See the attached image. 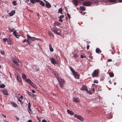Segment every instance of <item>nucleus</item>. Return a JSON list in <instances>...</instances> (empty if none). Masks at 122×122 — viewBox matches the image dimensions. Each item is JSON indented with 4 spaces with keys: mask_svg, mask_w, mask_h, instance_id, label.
Instances as JSON below:
<instances>
[{
    "mask_svg": "<svg viewBox=\"0 0 122 122\" xmlns=\"http://www.w3.org/2000/svg\"><path fill=\"white\" fill-rule=\"evenodd\" d=\"M16 119L17 121H18L19 120V118L17 117H16Z\"/></svg>",
    "mask_w": 122,
    "mask_h": 122,
    "instance_id": "obj_52",
    "label": "nucleus"
},
{
    "mask_svg": "<svg viewBox=\"0 0 122 122\" xmlns=\"http://www.w3.org/2000/svg\"><path fill=\"white\" fill-rule=\"evenodd\" d=\"M5 86V85L4 84H2L0 85V88H3Z\"/></svg>",
    "mask_w": 122,
    "mask_h": 122,
    "instance_id": "obj_26",
    "label": "nucleus"
},
{
    "mask_svg": "<svg viewBox=\"0 0 122 122\" xmlns=\"http://www.w3.org/2000/svg\"><path fill=\"white\" fill-rule=\"evenodd\" d=\"M80 89L82 90H85L86 91H88L87 87L86 86L84 85Z\"/></svg>",
    "mask_w": 122,
    "mask_h": 122,
    "instance_id": "obj_11",
    "label": "nucleus"
},
{
    "mask_svg": "<svg viewBox=\"0 0 122 122\" xmlns=\"http://www.w3.org/2000/svg\"><path fill=\"white\" fill-rule=\"evenodd\" d=\"M89 47V45H88L87 46V49H88Z\"/></svg>",
    "mask_w": 122,
    "mask_h": 122,
    "instance_id": "obj_53",
    "label": "nucleus"
},
{
    "mask_svg": "<svg viewBox=\"0 0 122 122\" xmlns=\"http://www.w3.org/2000/svg\"><path fill=\"white\" fill-rule=\"evenodd\" d=\"M0 53L2 55H4L5 54L4 52L2 50L0 51Z\"/></svg>",
    "mask_w": 122,
    "mask_h": 122,
    "instance_id": "obj_34",
    "label": "nucleus"
},
{
    "mask_svg": "<svg viewBox=\"0 0 122 122\" xmlns=\"http://www.w3.org/2000/svg\"><path fill=\"white\" fill-rule=\"evenodd\" d=\"M74 117H76L77 119L81 121H83V119L80 116L75 114L74 115Z\"/></svg>",
    "mask_w": 122,
    "mask_h": 122,
    "instance_id": "obj_7",
    "label": "nucleus"
},
{
    "mask_svg": "<svg viewBox=\"0 0 122 122\" xmlns=\"http://www.w3.org/2000/svg\"><path fill=\"white\" fill-rule=\"evenodd\" d=\"M13 106L15 107H16L17 106V105L14 103H13Z\"/></svg>",
    "mask_w": 122,
    "mask_h": 122,
    "instance_id": "obj_44",
    "label": "nucleus"
},
{
    "mask_svg": "<svg viewBox=\"0 0 122 122\" xmlns=\"http://www.w3.org/2000/svg\"><path fill=\"white\" fill-rule=\"evenodd\" d=\"M49 46L50 51L51 52L53 51V48L51 47V45H50Z\"/></svg>",
    "mask_w": 122,
    "mask_h": 122,
    "instance_id": "obj_24",
    "label": "nucleus"
},
{
    "mask_svg": "<svg viewBox=\"0 0 122 122\" xmlns=\"http://www.w3.org/2000/svg\"><path fill=\"white\" fill-rule=\"evenodd\" d=\"M62 10L61 8H60L58 11V13H61V14H62Z\"/></svg>",
    "mask_w": 122,
    "mask_h": 122,
    "instance_id": "obj_25",
    "label": "nucleus"
},
{
    "mask_svg": "<svg viewBox=\"0 0 122 122\" xmlns=\"http://www.w3.org/2000/svg\"><path fill=\"white\" fill-rule=\"evenodd\" d=\"M56 79L58 80L59 84L60 87H64L65 81L64 80L61 78V77H56Z\"/></svg>",
    "mask_w": 122,
    "mask_h": 122,
    "instance_id": "obj_1",
    "label": "nucleus"
},
{
    "mask_svg": "<svg viewBox=\"0 0 122 122\" xmlns=\"http://www.w3.org/2000/svg\"><path fill=\"white\" fill-rule=\"evenodd\" d=\"M74 77L77 79H79V77Z\"/></svg>",
    "mask_w": 122,
    "mask_h": 122,
    "instance_id": "obj_59",
    "label": "nucleus"
},
{
    "mask_svg": "<svg viewBox=\"0 0 122 122\" xmlns=\"http://www.w3.org/2000/svg\"><path fill=\"white\" fill-rule=\"evenodd\" d=\"M112 61V60L111 59H108L107 60V62H111Z\"/></svg>",
    "mask_w": 122,
    "mask_h": 122,
    "instance_id": "obj_46",
    "label": "nucleus"
},
{
    "mask_svg": "<svg viewBox=\"0 0 122 122\" xmlns=\"http://www.w3.org/2000/svg\"><path fill=\"white\" fill-rule=\"evenodd\" d=\"M18 101L20 103H21V102H22V99H20V98H18Z\"/></svg>",
    "mask_w": 122,
    "mask_h": 122,
    "instance_id": "obj_42",
    "label": "nucleus"
},
{
    "mask_svg": "<svg viewBox=\"0 0 122 122\" xmlns=\"http://www.w3.org/2000/svg\"><path fill=\"white\" fill-rule=\"evenodd\" d=\"M48 34L51 36L52 37L53 36V34L50 32H48Z\"/></svg>",
    "mask_w": 122,
    "mask_h": 122,
    "instance_id": "obj_33",
    "label": "nucleus"
},
{
    "mask_svg": "<svg viewBox=\"0 0 122 122\" xmlns=\"http://www.w3.org/2000/svg\"><path fill=\"white\" fill-rule=\"evenodd\" d=\"M59 58H57V59L56 60L53 58H52L50 59V61L52 63L55 65L56 64L59 62L60 58H59Z\"/></svg>",
    "mask_w": 122,
    "mask_h": 122,
    "instance_id": "obj_3",
    "label": "nucleus"
},
{
    "mask_svg": "<svg viewBox=\"0 0 122 122\" xmlns=\"http://www.w3.org/2000/svg\"><path fill=\"white\" fill-rule=\"evenodd\" d=\"M4 122H9L5 120H4Z\"/></svg>",
    "mask_w": 122,
    "mask_h": 122,
    "instance_id": "obj_64",
    "label": "nucleus"
},
{
    "mask_svg": "<svg viewBox=\"0 0 122 122\" xmlns=\"http://www.w3.org/2000/svg\"><path fill=\"white\" fill-rule=\"evenodd\" d=\"M91 4V2L89 1L85 2L83 3V5L86 6H89Z\"/></svg>",
    "mask_w": 122,
    "mask_h": 122,
    "instance_id": "obj_9",
    "label": "nucleus"
},
{
    "mask_svg": "<svg viewBox=\"0 0 122 122\" xmlns=\"http://www.w3.org/2000/svg\"><path fill=\"white\" fill-rule=\"evenodd\" d=\"M23 78L25 79H26V81L28 83L32 86L34 88H35L36 87V86L35 85L33 84L29 79H27L26 77H22Z\"/></svg>",
    "mask_w": 122,
    "mask_h": 122,
    "instance_id": "obj_2",
    "label": "nucleus"
},
{
    "mask_svg": "<svg viewBox=\"0 0 122 122\" xmlns=\"http://www.w3.org/2000/svg\"><path fill=\"white\" fill-rule=\"evenodd\" d=\"M32 92L33 93H35V91L34 90H32Z\"/></svg>",
    "mask_w": 122,
    "mask_h": 122,
    "instance_id": "obj_55",
    "label": "nucleus"
},
{
    "mask_svg": "<svg viewBox=\"0 0 122 122\" xmlns=\"http://www.w3.org/2000/svg\"><path fill=\"white\" fill-rule=\"evenodd\" d=\"M13 4L14 5H16V3L15 1H13Z\"/></svg>",
    "mask_w": 122,
    "mask_h": 122,
    "instance_id": "obj_38",
    "label": "nucleus"
},
{
    "mask_svg": "<svg viewBox=\"0 0 122 122\" xmlns=\"http://www.w3.org/2000/svg\"><path fill=\"white\" fill-rule=\"evenodd\" d=\"M36 68V66H34L32 67L33 69L34 70H35Z\"/></svg>",
    "mask_w": 122,
    "mask_h": 122,
    "instance_id": "obj_41",
    "label": "nucleus"
},
{
    "mask_svg": "<svg viewBox=\"0 0 122 122\" xmlns=\"http://www.w3.org/2000/svg\"><path fill=\"white\" fill-rule=\"evenodd\" d=\"M39 2H40V4L42 6H45V4L42 1H40H40Z\"/></svg>",
    "mask_w": 122,
    "mask_h": 122,
    "instance_id": "obj_23",
    "label": "nucleus"
},
{
    "mask_svg": "<svg viewBox=\"0 0 122 122\" xmlns=\"http://www.w3.org/2000/svg\"><path fill=\"white\" fill-rule=\"evenodd\" d=\"M59 20V21H60V22H62V20L61 19H60Z\"/></svg>",
    "mask_w": 122,
    "mask_h": 122,
    "instance_id": "obj_56",
    "label": "nucleus"
},
{
    "mask_svg": "<svg viewBox=\"0 0 122 122\" xmlns=\"http://www.w3.org/2000/svg\"><path fill=\"white\" fill-rule=\"evenodd\" d=\"M92 91H93V93L94 92V88H92Z\"/></svg>",
    "mask_w": 122,
    "mask_h": 122,
    "instance_id": "obj_61",
    "label": "nucleus"
},
{
    "mask_svg": "<svg viewBox=\"0 0 122 122\" xmlns=\"http://www.w3.org/2000/svg\"><path fill=\"white\" fill-rule=\"evenodd\" d=\"M67 111L68 113L71 115H73L74 114V113L73 112L67 109Z\"/></svg>",
    "mask_w": 122,
    "mask_h": 122,
    "instance_id": "obj_15",
    "label": "nucleus"
},
{
    "mask_svg": "<svg viewBox=\"0 0 122 122\" xmlns=\"http://www.w3.org/2000/svg\"><path fill=\"white\" fill-rule=\"evenodd\" d=\"M12 43V42L10 40L8 41H7V44H8L11 45Z\"/></svg>",
    "mask_w": 122,
    "mask_h": 122,
    "instance_id": "obj_30",
    "label": "nucleus"
},
{
    "mask_svg": "<svg viewBox=\"0 0 122 122\" xmlns=\"http://www.w3.org/2000/svg\"><path fill=\"white\" fill-rule=\"evenodd\" d=\"M11 59L12 61L17 65L18 66L19 65V64L18 62H20H20L18 60H17V61L16 59L13 57H12L11 58Z\"/></svg>",
    "mask_w": 122,
    "mask_h": 122,
    "instance_id": "obj_6",
    "label": "nucleus"
},
{
    "mask_svg": "<svg viewBox=\"0 0 122 122\" xmlns=\"http://www.w3.org/2000/svg\"><path fill=\"white\" fill-rule=\"evenodd\" d=\"M67 16L69 18H70V15L68 13L67 14Z\"/></svg>",
    "mask_w": 122,
    "mask_h": 122,
    "instance_id": "obj_54",
    "label": "nucleus"
},
{
    "mask_svg": "<svg viewBox=\"0 0 122 122\" xmlns=\"http://www.w3.org/2000/svg\"><path fill=\"white\" fill-rule=\"evenodd\" d=\"M72 100L73 101L75 102H80V100L78 98H73Z\"/></svg>",
    "mask_w": 122,
    "mask_h": 122,
    "instance_id": "obj_12",
    "label": "nucleus"
},
{
    "mask_svg": "<svg viewBox=\"0 0 122 122\" xmlns=\"http://www.w3.org/2000/svg\"><path fill=\"white\" fill-rule=\"evenodd\" d=\"M32 4H34L37 2L39 3L40 1V0H30Z\"/></svg>",
    "mask_w": 122,
    "mask_h": 122,
    "instance_id": "obj_13",
    "label": "nucleus"
},
{
    "mask_svg": "<svg viewBox=\"0 0 122 122\" xmlns=\"http://www.w3.org/2000/svg\"><path fill=\"white\" fill-rule=\"evenodd\" d=\"M2 116L4 117H5V118H6V116L4 115L3 114H2Z\"/></svg>",
    "mask_w": 122,
    "mask_h": 122,
    "instance_id": "obj_58",
    "label": "nucleus"
},
{
    "mask_svg": "<svg viewBox=\"0 0 122 122\" xmlns=\"http://www.w3.org/2000/svg\"><path fill=\"white\" fill-rule=\"evenodd\" d=\"M28 122H32V121L30 120H29Z\"/></svg>",
    "mask_w": 122,
    "mask_h": 122,
    "instance_id": "obj_60",
    "label": "nucleus"
},
{
    "mask_svg": "<svg viewBox=\"0 0 122 122\" xmlns=\"http://www.w3.org/2000/svg\"><path fill=\"white\" fill-rule=\"evenodd\" d=\"M94 83H95L97 84V83H98V82L97 80H94Z\"/></svg>",
    "mask_w": 122,
    "mask_h": 122,
    "instance_id": "obj_37",
    "label": "nucleus"
},
{
    "mask_svg": "<svg viewBox=\"0 0 122 122\" xmlns=\"http://www.w3.org/2000/svg\"><path fill=\"white\" fill-rule=\"evenodd\" d=\"M64 15H61L60 16L58 17V18L60 19L63 18L64 17Z\"/></svg>",
    "mask_w": 122,
    "mask_h": 122,
    "instance_id": "obj_35",
    "label": "nucleus"
},
{
    "mask_svg": "<svg viewBox=\"0 0 122 122\" xmlns=\"http://www.w3.org/2000/svg\"><path fill=\"white\" fill-rule=\"evenodd\" d=\"M39 71V68H37L36 69V71Z\"/></svg>",
    "mask_w": 122,
    "mask_h": 122,
    "instance_id": "obj_51",
    "label": "nucleus"
},
{
    "mask_svg": "<svg viewBox=\"0 0 122 122\" xmlns=\"http://www.w3.org/2000/svg\"><path fill=\"white\" fill-rule=\"evenodd\" d=\"M87 93H89L90 94H92V92L90 91H88Z\"/></svg>",
    "mask_w": 122,
    "mask_h": 122,
    "instance_id": "obj_45",
    "label": "nucleus"
},
{
    "mask_svg": "<svg viewBox=\"0 0 122 122\" xmlns=\"http://www.w3.org/2000/svg\"><path fill=\"white\" fill-rule=\"evenodd\" d=\"M28 111L29 113L31 114H32L33 113V112L31 109H30V108H28Z\"/></svg>",
    "mask_w": 122,
    "mask_h": 122,
    "instance_id": "obj_27",
    "label": "nucleus"
},
{
    "mask_svg": "<svg viewBox=\"0 0 122 122\" xmlns=\"http://www.w3.org/2000/svg\"><path fill=\"white\" fill-rule=\"evenodd\" d=\"M119 2H122V0H118Z\"/></svg>",
    "mask_w": 122,
    "mask_h": 122,
    "instance_id": "obj_57",
    "label": "nucleus"
},
{
    "mask_svg": "<svg viewBox=\"0 0 122 122\" xmlns=\"http://www.w3.org/2000/svg\"><path fill=\"white\" fill-rule=\"evenodd\" d=\"M70 68L73 73V75L74 76H80L79 74L74 71L72 67H70Z\"/></svg>",
    "mask_w": 122,
    "mask_h": 122,
    "instance_id": "obj_4",
    "label": "nucleus"
},
{
    "mask_svg": "<svg viewBox=\"0 0 122 122\" xmlns=\"http://www.w3.org/2000/svg\"><path fill=\"white\" fill-rule=\"evenodd\" d=\"M51 30L56 34L59 35L57 32V29L54 28H53L51 29Z\"/></svg>",
    "mask_w": 122,
    "mask_h": 122,
    "instance_id": "obj_10",
    "label": "nucleus"
},
{
    "mask_svg": "<svg viewBox=\"0 0 122 122\" xmlns=\"http://www.w3.org/2000/svg\"><path fill=\"white\" fill-rule=\"evenodd\" d=\"M73 1L75 6H77L78 5V0H73Z\"/></svg>",
    "mask_w": 122,
    "mask_h": 122,
    "instance_id": "obj_18",
    "label": "nucleus"
},
{
    "mask_svg": "<svg viewBox=\"0 0 122 122\" xmlns=\"http://www.w3.org/2000/svg\"><path fill=\"white\" fill-rule=\"evenodd\" d=\"M109 83L110 84H111L112 83V82H111V81H109Z\"/></svg>",
    "mask_w": 122,
    "mask_h": 122,
    "instance_id": "obj_63",
    "label": "nucleus"
},
{
    "mask_svg": "<svg viewBox=\"0 0 122 122\" xmlns=\"http://www.w3.org/2000/svg\"><path fill=\"white\" fill-rule=\"evenodd\" d=\"M22 76H25V75L24 74H22Z\"/></svg>",
    "mask_w": 122,
    "mask_h": 122,
    "instance_id": "obj_62",
    "label": "nucleus"
},
{
    "mask_svg": "<svg viewBox=\"0 0 122 122\" xmlns=\"http://www.w3.org/2000/svg\"><path fill=\"white\" fill-rule=\"evenodd\" d=\"M20 99H22V100H23V97L22 96H21L20 97Z\"/></svg>",
    "mask_w": 122,
    "mask_h": 122,
    "instance_id": "obj_47",
    "label": "nucleus"
},
{
    "mask_svg": "<svg viewBox=\"0 0 122 122\" xmlns=\"http://www.w3.org/2000/svg\"><path fill=\"white\" fill-rule=\"evenodd\" d=\"M60 25V24L59 23H55L54 24V25L55 26L56 25Z\"/></svg>",
    "mask_w": 122,
    "mask_h": 122,
    "instance_id": "obj_43",
    "label": "nucleus"
},
{
    "mask_svg": "<svg viewBox=\"0 0 122 122\" xmlns=\"http://www.w3.org/2000/svg\"><path fill=\"white\" fill-rule=\"evenodd\" d=\"M110 76H113L114 74L113 72H110L109 73Z\"/></svg>",
    "mask_w": 122,
    "mask_h": 122,
    "instance_id": "obj_28",
    "label": "nucleus"
},
{
    "mask_svg": "<svg viewBox=\"0 0 122 122\" xmlns=\"http://www.w3.org/2000/svg\"><path fill=\"white\" fill-rule=\"evenodd\" d=\"M3 40L4 42H5L6 41H8V40L6 38H3Z\"/></svg>",
    "mask_w": 122,
    "mask_h": 122,
    "instance_id": "obj_29",
    "label": "nucleus"
},
{
    "mask_svg": "<svg viewBox=\"0 0 122 122\" xmlns=\"http://www.w3.org/2000/svg\"><path fill=\"white\" fill-rule=\"evenodd\" d=\"M46 6L47 8H50L51 7V5L48 2H46Z\"/></svg>",
    "mask_w": 122,
    "mask_h": 122,
    "instance_id": "obj_14",
    "label": "nucleus"
},
{
    "mask_svg": "<svg viewBox=\"0 0 122 122\" xmlns=\"http://www.w3.org/2000/svg\"><path fill=\"white\" fill-rule=\"evenodd\" d=\"M74 56L75 58H76L77 57V55L76 54H75L74 55Z\"/></svg>",
    "mask_w": 122,
    "mask_h": 122,
    "instance_id": "obj_48",
    "label": "nucleus"
},
{
    "mask_svg": "<svg viewBox=\"0 0 122 122\" xmlns=\"http://www.w3.org/2000/svg\"><path fill=\"white\" fill-rule=\"evenodd\" d=\"M42 122H47L44 119L42 120Z\"/></svg>",
    "mask_w": 122,
    "mask_h": 122,
    "instance_id": "obj_49",
    "label": "nucleus"
},
{
    "mask_svg": "<svg viewBox=\"0 0 122 122\" xmlns=\"http://www.w3.org/2000/svg\"><path fill=\"white\" fill-rule=\"evenodd\" d=\"M28 95L30 96L33 97L35 96V95L32 94L31 92H30L28 91Z\"/></svg>",
    "mask_w": 122,
    "mask_h": 122,
    "instance_id": "obj_19",
    "label": "nucleus"
},
{
    "mask_svg": "<svg viewBox=\"0 0 122 122\" xmlns=\"http://www.w3.org/2000/svg\"><path fill=\"white\" fill-rule=\"evenodd\" d=\"M3 94L5 95V96L7 97L8 95V93L6 91H3Z\"/></svg>",
    "mask_w": 122,
    "mask_h": 122,
    "instance_id": "obj_21",
    "label": "nucleus"
},
{
    "mask_svg": "<svg viewBox=\"0 0 122 122\" xmlns=\"http://www.w3.org/2000/svg\"><path fill=\"white\" fill-rule=\"evenodd\" d=\"M80 9L83 11L84 10H85V8L83 7H81V6L80 7Z\"/></svg>",
    "mask_w": 122,
    "mask_h": 122,
    "instance_id": "obj_31",
    "label": "nucleus"
},
{
    "mask_svg": "<svg viewBox=\"0 0 122 122\" xmlns=\"http://www.w3.org/2000/svg\"><path fill=\"white\" fill-rule=\"evenodd\" d=\"M109 1L111 2H114L116 0H108Z\"/></svg>",
    "mask_w": 122,
    "mask_h": 122,
    "instance_id": "obj_39",
    "label": "nucleus"
},
{
    "mask_svg": "<svg viewBox=\"0 0 122 122\" xmlns=\"http://www.w3.org/2000/svg\"><path fill=\"white\" fill-rule=\"evenodd\" d=\"M15 13V10H13L9 14V15L10 16H12Z\"/></svg>",
    "mask_w": 122,
    "mask_h": 122,
    "instance_id": "obj_16",
    "label": "nucleus"
},
{
    "mask_svg": "<svg viewBox=\"0 0 122 122\" xmlns=\"http://www.w3.org/2000/svg\"><path fill=\"white\" fill-rule=\"evenodd\" d=\"M13 34L17 38H18L20 36L19 35L17 34L16 31H14L13 32Z\"/></svg>",
    "mask_w": 122,
    "mask_h": 122,
    "instance_id": "obj_17",
    "label": "nucleus"
},
{
    "mask_svg": "<svg viewBox=\"0 0 122 122\" xmlns=\"http://www.w3.org/2000/svg\"><path fill=\"white\" fill-rule=\"evenodd\" d=\"M27 39H29L32 41H34L37 40H39L40 39L37 38L35 37H31L28 34H27Z\"/></svg>",
    "mask_w": 122,
    "mask_h": 122,
    "instance_id": "obj_5",
    "label": "nucleus"
},
{
    "mask_svg": "<svg viewBox=\"0 0 122 122\" xmlns=\"http://www.w3.org/2000/svg\"><path fill=\"white\" fill-rule=\"evenodd\" d=\"M96 52L97 53H99L100 52H101V51L98 48L96 49Z\"/></svg>",
    "mask_w": 122,
    "mask_h": 122,
    "instance_id": "obj_22",
    "label": "nucleus"
},
{
    "mask_svg": "<svg viewBox=\"0 0 122 122\" xmlns=\"http://www.w3.org/2000/svg\"><path fill=\"white\" fill-rule=\"evenodd\" d=\"M31 107V105L30 102L28 104V108H30Z\"/></svg>",
    "mask_w": 122,
    "mask_h": 122,
    "instance_id": "obj_36",
    "label": "nucleus"
},
{
    "mask_svg": "<svg viewBox=\"0 0 122 122\" xmlns=\"http://www.w3.org/2000/svg\"><path fill=\"white\" fill-rule=\"evenodd\" d=\"M98 74V70H96L94 71L93 73H92V75L93 74V76H97Z\"/></svg>",
    "mask_w": 122,
    "mask_h": 122,
    "instance_id": "obj_8",
    "label": "nucleus"
},
{
    "mask_svg": "<svg viewBox=\"0 0 122 122\" xmlns=\"http://www.w3.org/2000/svg\"><path fill=\"white\" fill-rule=\"evenodd\" d=\"M29 39H25L24 40L22 41V42L23 43H24L25 42H27V44H30V42L28 41Z\"/></svg>",
    "mask_w": 122,
    "mask_h": 122,
    "instance_id": "obj_20",
    "label": "nucleus"
},
{
    "mask_svg": "<svg viewBox=\"0 0 122 122\" xmlns=\"http://www.w3.org/2000/svg\"><path fill=\"white\" fill-rule=\"evenodd\" d=\"M16 78L19 81H21V80L20 77H17Z\"/></svg>",
    "mask_w": 122,
    "mask_h": 122,
    "instance_id": "obj_32",
    "label": "nucleus"
},
{
    "mask_svg": "<svg viewBox=\"0 0 122 122\" xmlns=\"http://www.w3.org/2000/svg\"><path fill=\"white\" fill-rule=\"evenodd\" d=\"M85 56H84L82 55H81V58H83L84 57H85Z\"/></svg>",
    "mask_w": 122,
    "mask_h": 122,
    "instance_id": "obj_50",
    "label": "nucleus"
},
{
    "mask_svg": "<svg viewBox=\"0 0 122 122\" xmlns=\"http://www.w3.org/2000/svg\"><path fill=\"white\" fill-rule=\"evenodd\" d=\"M9 30L11 32H12L13 31V30H14V29L13 28L12 29H10V28H9Z\"/></svg>",
    "mask_w": 122,
    "mask_h": 122,
    "instance_id": "obj_40",
    "label": "nucleus"
}]
</instances>
